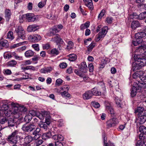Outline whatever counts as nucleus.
I'll list each match as a JSON object with an SVG mask.
<instances>
[{
    "label": "nucleus",
    "instance_id": "47",
    "mask_svg": "<svg viewBox=\"0 0 146 146\" xmlns=\"http://www.w3.org/2000/svg\"><path fill=\"white\" fill-rule=\"evenodd\" d=\"M17 63V62L16 61L12 60L8 62L7 65L8 66L13 67Z\"/></svg>",
    "mask_w": 146,
    "mask_h": 146
},
{
    "label": "nucleus",
    "instance_id": "46",
    "mask_svg": "<svg viewBox=\"0 0 146 146\" xmlns=\"http://www.w3.org/2000/svg\"><path fill=\"white\" fill-rule=\"evenodd\" d=\"M139 117V121L140 123L142 124L146 121V115H143L138 116Z\"/></svg>",
    "mask_w": 146,
    "mask_h": 146
},
{
    "label": "nucleus",
    "instance_id": "36",
    "mask_svg": "<svg viewBox=\"0 0 146 146\" xmlns=\"http://www.w3.org/2000/svg\"><path fill=\"white\" fill-rule=\"evenodd\" d=\"M90 91L92 94V96L94 95L95 96H98L99 95L100 93V92H99L98 91L97 88L95 87L92 89Z\"/></svg>",
    "mask_w": 146,
    "mask_h": 146
},
{
    "label": "nucleus",
    "instance_id": "3",
    "mask_svg": "<svg viewBox=\"0 0 146 146\" xmlns=\"http://www.w3.org/2000/svg\"><path fill=\"white\" fill-rule=\"evenodd\" d=\"M11 105L13 108V111L12 112L11 114L13 113V117L14 118H19L21 114L20 112V111L19 110V105L17 104H15L13 102L11 103Z\"/></svg>",
    "mask_w": 146,
    "mask_h": 146
},
{
    "label": "nucleus",
    "instance_id": "4",
    "mask_svg": "<svg viewBox=\"0 0 146 146\" xmlns=\"http://www.w3.org/2000/svg\"><path fill=\"white\" fill-rule=\"evenodd\" d=\"M119 123L118 119L116 117H113L109 119L106 122V126L108 128L113 127L117 125Z\"/></svg>",
    "mask_w": 146,
    "mask_h": 146
},
{
    "label": "nucleus",
    "instance_id": "11",
    "mask_svg": "<svg viewBox=\"0 0 146 146\" xmlns=\"http://www.w3.org/2000/svg\"><path fill=\"white\" fill-rule=\"evenodd\" d=\"M40 129L39 127L36 128L35 130L33 132L32 135H34L33 137L35 140L38 139L41 136L40 132Z\"/></svg>",
    "mask_w": 146,
    "mask_h": 146
},
{
    "label": "nucleus",
    "instance_id": "27",
    "mask_svg": "<svg viewBox=\"0 0 146 146\" xmlns=\"http://www.w3.org/2000/svg\"><path fill=\"white\" fill-rule=\"evenodd\" d=\"M105 134H104L102 135L103 139V142L104 143V146H115L112 143H107V137L105 136Z\"/></svg>",
    "mask_w": 146,
    "mask_h": 146
},
{
    "label": "nucleus",
    "instance_id": "12",
    "mask_svg": "<svg viewBox=\"0 0 146 146\" xmlns=\"http://www.w3.org/2000/svg\"><path fill=\"white\" fill-rule=\"evenodd\" d=\"M135 112L137 113L138 116H140L143 115H146V110L142 107H138L136 110H135Z\"/></svg>",
    "mask_w": 146,
    "mask_h": 146
},
{
    "label": "nucleus",
    "instance_id": "41",
    "mask_svg": "<svg viewBox=\"0 0 146 146\" xmlns=\"http://www.w3.org/2000/svg\"><path fill=\"white\" fill-rule=\"evenodd\" d=\"M141 133L139 135V138L141 141H143V142L146 139V134L145 133L141 132Z\"/></svg>",
    "mask_w": 146,
    "mask_h": 146
},
{
    "label": "nucleus",
    "instance_id": "39",
    "mask_svg": "<svg viewBox=\"0 0 146 146\" xmlns=\"http://www.w3.org/2000/svg\"><path fill=\"white\" fill-rule=\"evenodd\" d=\"M95 43L93 42H92L88 47V51L89 52H91L93 48L95 46Z\"/></svg>",
    "mask_w": 146,
    "mask_h": 146
},
{
    "label": "nucleus",
    "instance_id": "33",
    "mask_svg": "<svg viewBox=\"0 0 146 146\" xmlns=\"http://www.w3.org/2000/svg\"><path fill=\"white\" fill-rule=\"evenodd\" d=\"M102 92V95L105 96L106 93V89L104 83L101 82V93Z\"/></svg>",
    "mask_w": 146,
    "mask_h": 146
},
{
    "label": "nucleus",
    "instance_id": "54",
    "mask_svg": "<svg viewBox=\"0 0 146 146\" xmlns=\"http://www.w3.org/2000/svg\"><path fill=\"white\" fill-rule=\"evenodd\" d=\"M92 105L95 108H98L100 107V104L98 102H91Z\"/></svg>",
    "mask_w": 146,
    "mask_h": 146
},
{
    "label": "nucleus",
    "instance_id": "55",
    "mask_svg": "<svg viewBox=\"0 0 146 146\" xmlns=\"http://www.w3.org/2000/svg\"><path fill=\"white\" fill-rule=\"evenodd\" d=\"M19 108L21 115L22 114V113H24L27 111V109L24 106L19 107Z\"/></svg>",
    "mask_w": 146,
    "mask_h": 146
},
{
    "label": "nucleus",
    "instance_id": "32",
    "mask_svg": "<svg viewBox=\"0 0 146 146\" xmlns=\"http://www.w3.org/2000/svg\"><path fill=\"white\" fill-rule=\"evenodd\" d=\"M141 68V66L139 65L138 62H137L136 63L133 64L131 69L133 71H136L138 70L139 69Z\"/></svg>",
    "mask_w": 146,
    "mask_h": 146
},
{
    "label": "nucleus",
    "instance_id": "29",
    "mask_svg": "<svg viewBox=\"0 0 146 146\" xmlns=\"http://www.w3.org/2000/svg\"><path fill=\"white\" fill-rule=\"evenodd\" d=\"M32 143L31 146H39L42 143L43 141L42 139L36 140Z\"/></svg>",
    "mask_w": 146,
    "mask_h": 146
},
{
    "label": "nucleus",
    "instance_id": "51",
    "mask_svg": "<svg viewBox=\"0 0 146 146\" xmlns=\"http://www.w3.org/2000/svg\"><path fill=\"white\" fill-rule=\"evenodd\" d=\"M47 125L45 123H42L39 124L38 125L40 128H42L45 130H46L47 128Z\"/></svg>",
    "mask_w": 146,
    "mask_h": 146
},
{
    "label": "nucleus",
    "instance_id": "21",
    "mask_svg": "<svg viewBox=\"0 0 146 146\" xmlns=\"http://www.w3.org/2000/svg\"><path fill=\"white\" fill-rule=\"evenodd\" d=\"M53 68L52 67H48L46 68H44L41 69L40 70V72L42 73L45 74L50 72L52 70Z\"/></svg>",
    "mask_w": 146,
    "mask_h": 146
},
{
    "label": "nucleus",
    "instance_id": "57",
    "mask_svg": "<svg viewBox=\"0 0 146 146\" xmlns=\"http://www.w3.org/2000/svg\"><path fill=\"white\" fill-rule=\"evenodd\" d=\"M107 58L102 59V62H103L102 64H101V68H103L105 66L107 63Z\"/></svg>",
    "mask_w": 146,
    "mask_h": 146
},
{
    "label": "nucleus",
    "instance_id": "9",
    "mask_svg": "<svg viewBox=\"0 0 146 146\" xmlns=\"http://www.w3.org/2000/svg\"><path fill=\"white\" fill-rule=\"evenodd\" d=\"M130 18L132 19H136L137 18L141 20L146 19V12L142 13L138 15L136 13H134L130 16Z\"/></svg>",
    "mask_w": 146,
    "mask_h": 146
},
{
    "label": "nucleus",
    "instance_id": "2",
    "mask_svg": "<svg viewBox=\"0 0 146 146\" xmlns=\"http://www.w3.org/2000/svg\"><path fill=\"white\" fill-rule=\"evenodd\" d=\"M15 31L18 36L17 40L20 38L24 40L26 38V33L23 28L21 25L16 26L15 28Z\"/></svg>",
    "mask_w": 146,
    "mask_h": 146
},
{
    "label": "nucleus",
    "instance_id": "20",
    "mask_svg": "<svg viewBox=\"0 0 146 146\" xmlns=\"http://www.w3.org/2000/svg\"><path fill=\"white\" fill-rule=\"evenodd\" d=\"M53 39L57 43L62 44L64 43V42L62 39L60 38V36L58 34L56 35L53 38Z\"/></svg>",
    "mask_w": 146,
    "mask_h": 146
},
{
    "label": "nucleus",
    "instance_id": "25",
    "mask_svg": "<svg viewBox=\"0 0 146 146\" xmlns=\"http://www.w3.org/2000/svg\"><path fill=\"white\" fill-rule=\"evenodd\" d=\"M9 44L7 41L6 40H1L0 41V49L2 48V47H7Z\"/></svg>",
    "mask_w": 146,
    "mask_h": 146
},
{
    "label": "nucleus",
    "instance_id": "10",
    "mask_svg": "<svg viewBox=\"0 0 146 146\" xmlns=\"http://www.w3.org/2000/svg\"><path fill=\"white\" fill-rule=\"evenodd\" d=\"M1 111H2L4 113L5 115L7 116H9L12 111L9 109V107L8 105L6 104H3L2 107H0Z\"/></svg>",
    "mask_w": 146,
    "mask_h": 146
},
{
    "label": "nucleus",
    "instance_id": "40",
    "mask_svg": "<svg viewBox=\"0 0 146 146\" xmlns=\"http://www.w3.org/2000/svg\"><path fill=\"white\" fill-rule=\"evenodd\" d=\"M142 40L135 38L133 40L132 43L135 46H136L140 44L142 42Z\"/></svg>",
    "mask_w": 146,
    "mask_h": 146
},
{
    "label": "nucleus",
    "instance_id": "60",
    "mask_svg": "<svg viewBox=\"0 0 146 146\" xmlns=\"http://www.w3.org/2000/svg\"><path fill=\"white\" fill-rule=\"evenodd\" d=\"M12 73L11 71L8 69L4 70H3V73L5 74L10 75Z\"/></svg>",
    "mask_w": 146,
    "mask_h": 146
},
{
    "label": "nucleus",
    "instance_id": "56",
    "mask_svg": "<svg viewBox=\"0 0 146 146\" xmlns=\"http://www.w3.org/2000/svg\"><path fill=\"white\" fill-rule=\"evenodd\" d=\"M36 117H37L39 120H41L43 119L45 117L44 116V113L43 114L40 113L37 114Z\"/></svg>",
    "mask_w": 146,
    "mask_h": 146
},
{
    "label": "nucleus",
    "instance_id": "64",
    "mask_svg": "<svg viewBox=\"0 0 146 146\" xmlns=\"http://www.w3.org/2000/svg\"><path fill=\"white\" fill-rule=\"evenodd\" d=\"M62 82L61 79H58L56 80V85L58 86L60 85Z\"/></svg>",
    "mask_w": 146,
    "mask_h": 146
},
{
    "label": "nucleus",
    "instance_id": "7",
    "mask_svg": "<svg viewBox=\"0 0 146 146\" xmlns=\"http://www.w3.org/2000/svg\"><path fill=\"white\" fill-rule=\"evenodd\" d=\"M133 85L137 87L138 92H140L143 89H146V83L138 81L137 82H135Z\"/></svg>",
    "mask_w": 146,
    "mask_h": 146
},
{
    "label": "nucleus",
    "instance_id": "62",
    "mask_svg": "<svg viewBox=\"0 0 146 146\" xmlns=\"http://www.w3.org/2000/svg\"><path fill=\"white\" fill-rule=\"evenodd\" d=\"M113 19L111 17H108L106 19V21L108 24H111L112 23Z\"/></svg>",
    "mask_w": 146,
    "mask_h": 146
},
{
    "label": "nucleus",
    "instance_id": "37",
    "mask_svg": "<svg viewBox=\"0 0 146 146\" xmlns=\"http://www.w3.org/2000/svg\"><path fill=\"white\" fill-rule=\"evenodd\" d=\"M139 26V23L138 21H133L131 23V27L132 29H135Z\"/></svg>",
    "mask_w": 146,
    "mask_h": 146
},
{
    "label": "nucleus",
    "instance_id": "6",
    "mask_svg": "<svg viewBox=\"0 0 146 146\" xmlns=\"http://www.w3.org/2000/svg\"><path fill=\"white\" fill-rule=\"evenodd\" d=\"M41 39V36L37 34L30 35L28 38L29 41L33 42H36L40 40Z\"/></svg>",
    "mask_w": 146,
    "mask_h": 146
},
{
    "label": "nucleus",
    "instance_id": "28",
    "mask_svg": "<svg viewBox=\"0 0 146 146\" xmlns=\"http://www.w3.org/2000/svg\"><path fill=\"white\" fill-rule=\"evenodd\" d=\"M133 86L131 90V96L132 97H133L136 94V92H138V89L137 87L136 86Z\"/></svg>",
    "mask_w": 146,
    "mask_h": 146
},
{
    "label": "nucleus",
    "instance_id": "35",
    "mask_svg": "<svg viewBox=\"0 0 146 146\" xmlns=\"http://www.w3.org/2000/svg\"><path fill=\"white\" fill-rule=\"evenodd\" d=\"M34 54V52L31 50H27L25 53V55L27 57H31L33 56Z\"/></svg>",
    "mask_w": 146,
    "mask_h": 146
},
{
    "label": "nucleus",
    "instance_id": "38",
    "mask_svg": "<svg viewBox=\"0 0 146 146\" xmlns=\"http://www.w3.org/2000/svg\"><path fill=\"white\" fill-rule=\"evenodd\" d=\"M59 51L58 49L56 48H54L52 49L49 54L54 55H57L59 54Z\"/></svg>",
    "mask_w": 146,
    "mask_h": 146
},
{
    "label": "nucleus",
    "instance_id": "31",
    "mask_svg": "<svg viewBox=\"0 0 146 146\" xmlns=\"http://www.w3.org/2000/svg\"><path fill=\"white\" fill-rule=\"evenodd\" d=\"M90 22L88 21L86 22L84 24H82L80 27L81 30H83L86 28L87 29L89 27L90 25Z\"/></svg>",
    "mask_w": 146,
    "mask_h": 146
},
{
    "label": "nucleus",
    "instance_id": "17",
    "mask_svg": "<svg viewBox=\"0 0 146 146\" xmlns=\"http://www.w3.org/2000/svg\"><path fill=\"white\" fill-rule=\"evenodd\" d=\"M13 118H9L7 120L8 126L9 127L15 126L17 127V125L16 121H15Z\"/></svg>",
    "mask_w": 146,
    "mask_h": 146
},
{
    "label": "nucleus",
    "instance_id": "34",
    "mask_svg": "<svg viewBox=\"0 0 146 146\" xmlns=\"http://www.w3.org/2000/svg\"><path fill=\"white\" fill-rule=\"evenodd\" d=\"M59 31L60 30H58L57 27L54 26L50 29V33L51 35H54Z\"/></svg>",
    "mask_w": 146,
    "mask_h": 146
},
{
    "label": "nucleus",
    "instance_id": "22",
    "mask_svg": "<svg viewBox=\"0 0 146 146\" xmlns=\"http://www.w3.org/2000/svg\"><path fill=\"white\" fill-rule=\"evenodd\" d=\"M145 33L144 32H139L136 33L135 35V38L142 40V38L145 37Z\"/></svg>",
    "mask_w": 146,
    "mask_h": 146
},
{
    "label": "nucleus",
    "instance_id": "49",
    "mask_svg": "<svg viewBox=\"0 0 146 146\" xmlns=\"http://www.w3.org/2000/svg\"><path fill=\"white\" fill-rule=\"evenodd\" d=\"M43 1L40 2L38 4V7L40 8H42L46 4L47 0H43Z\"/></svg>",
    "mask_w": 146,
    "mask_h": 146
},
{
    "label": "nucleus",
    "instance_id": "43",
    "mask_svg": "<svg viewBox=\"0 0 146 146\" xmlns=\"http://www.w3.org/2000/svg\"><path fill=\"white\" fill-rule=\"evenodd\" d=\"M32 118L31 115H28L25 116L24 120L25 122L28 123L31 121Z\"/></svg>",
    "mask_w": 146,
    "mask_h": 146
},
{
    "label": "nucleus",
    "instance_id": "5",
    "mask_svg": "<svg viewBox=\"0 0 146 146\" xmlns=\"http://www.w3.org/2000/svg\"><path fill=\"white\" fill-rule=\"evenodd\" d=\"M36 126L35 125L30 124L28 125H24L22 127V129L25 132H30L35 129Z\"/></svg>",
    "mask_w": 146,
    "mask_h": 146
},
{
    "label": "nucleus",
    "instance_id": "16",
    "mask_svg": "<svg viewBox=\"0 0 146 146\" xmlns=\"http://www.w3.org/2000/svg\"><path fill=\"white\" fill-rule=\"evenodd\" d=\"M39 26L36 25H29L27 28V31L29 32L35 31L39 29Z\"/></svg>",
    "mask_w": 146,
    "mask_h": 146
},
{
    "label": "nucleus",
    "instance_id": "50",
    "mask_svg": "<svg viewBox=\"0 0 146 146\" xmlns=\"http://www.w3.org/2000/svg\"><path fill=\"white\" fill-rule=\"evenodd\" d=\"M60 94L63 97H66L68 98H69L70 96V94L68 93V92L66 91H64L63 92H61Z\"/></svg>",
    "mask_w": 146,
    "mask_h": 146
},
{
    "label": "nucleus",
    "instance_id": "1",
    "mask_svg": "<svg viewBox=\"0 0 146 146\" xmlns=\"http://www.w3.org/2000/svg\"><path fill=\"white\" fill-rule=\"evenodd\" d=\"M18 130H15L8 136L7 138V141L11 144H16L20 140L19 136L18 135Z\"/></svg>",
    "mask_w": 146,
    "mask_h": 146
},
{
    "label": "nucleus",
    "instance_id": "53",
    "mask_svg": "<svg viewBox=\"0 0 146 146\" xmlns=\"http://www.w3.org/2000/svg\"><path fill=\"white\" fill-rule=\"evenodd\" d=\"M7 119L6 117L0 116V124H4L7 122Z\"/></svg>",
    "mask_w": 146,
    "mask_h": 146
},
{
    "label": "nucleus",
    "instance_id": "63",
    "mask_svg": "<svg viewBox=\"0 0 146 146\" xmlns=\"http://www.w3.org/2000/svg\"><path fill=\"white\" fill-rule=\"evenodd\" d=\"M38 46L39 45L38 44H33L32 45V47L35 50L38 51L39 50Z\"/></svg>",
    "mask_w": 146,
    "mask_h": 146
},
{
    "label": "nucleus",
    "instance_id": "59",
    "mask_svg": "<svg viewBox=\"0 0 146 146\" xmlns=\"http://www.w3.org/2000/svg\"><path fill=\"white\" fill-rule=\"evenodd\" d=\"M74 72L80 77H83L84 76V74L81 72L80 71H79L78 70L76 69L75 70Z\"/></svg>",
    "mask_w": 146,
    "mask_h": 146
},
{
    "label": "nucleus",
    "instance_id": "24",
    "mask_svg": "<svg viewBox=\"0 0 146 146\" xmlns=\"http://www.w3.org/2000/svg\"><path fill=\"white\" fill-rule=\"evenodd\" d=\"M52 135L51 132L48 131L43 133L42 135V138L43 139L46 140L51 137Z\"/></svg>",
    "mask_w": 146,
    "mask_h": 146
},
{
    "label": "nucleus",
    "instance_id": "19",
    "mask_svg": "<svg viewBox=\"0 0 146 146\" xmlns=\"http://www.w3.org/2000/svg\"><path fill=\"white\" fill-rule=\"evenodd\" d=\"M92 94L90 90H89L86 92L83 95V98L84 100H88L92 97Z\"/></svg>",
    "mask_w": 146,
    "mask_h": 146
},
{
    "label": "nucleus",
    "instance_id": "15",
    "mask_svg": "<svg viewBox=\"0 0 146 146\" xmlns=\"http://www.w3.org/2000/svg\"><path fill=\"white\" fill-rule=\"evenodd\" d=\"M105 104L106 109L109 111L111 114H114V111L112 108L111 103H110L106 101L105 102Z\"/></svg>",
    "mask_w": 146,
    "mask_h": 146
},
{
    "label": "nucleus",
    "instance_id": "58",
    "mask_svg": "<svg viewBox=\"0 0 146 146\" xmlns=\"http://www.w3.org/2000/svg\"><path fill=\"white\" fill-rule=\"evenodd\" d=\"M139 130L140 132L145 133L146 134V127L141 126L139 127Z\"/></svg>",
    "mask_w": 146,
    "mask_h": 146
},
{
    "label": "nucleus",
    "instance_id": "44",
    "mask_svg": "<svg viewBox=\"0 0 146 146\" xmlns=\"http://www.w3.org/2000/svg\"><path fill=\"white\" fill-rule=\"evenodd\" d=\"M115 100L117 106L119 108H121V104L120 103L121 101L119 99L118 97L115 96Z\"/></svg>",
    "mask_w": 146,
    "mask_h": 146
},
{
    "label": "nucleus",
    "instance_id": "14",
    "mask_svg": "<svg viewBox=\"0 0 146 146\" xmlns=\"http://www.w3.org/2000/svg\"><path fill=\"white\" fill-rule=\"evenodd\" d=\"M44 116L45 118V123L47 125H49L51 122V117L49 112L47 111L44 112Z\"/></svg>",
    "mask_w": 146,
    "mask_h": 146
},
{
    "label": "nucleus",
    "instance_id": "48",
    "mask_svg": "<svg viewBox=\"0 0 146 146\" xmlns=\"http://www.w3.org/2000/svg\"><path fill=\"white\" fill-rule=\"evenodd\" d=\"M7 38L11 40H13L14 38L13 36V32L11 31H9L7 33Z\"/></svg>",
    "mask_w": 146,
    "mask_h": 146
},
{
    "label": "nucleus",
    "instance_id": "18",
    "mask_svg": "<svg viewBox=\"0 0 146 146\" xmlns=\"http://www.w3.org/2000/svg\"><path fill=\"white\" fill-rule=\"evenodd\" d=\"M137 57V62L141 67L146 65V59L145 58Z\"/></svg>",
    "mask_w": 146,
    "mask_h": 146
},
{
    "label": "nucleus",
    "instance_id": "26",
    "mask_svg": "<svg viewBox=\"0 0 146 146\" xmlns=\"http://www.w3.org/2000/svg\"><path fill=\"white\" fill-rule=\"evenodd\" d=\"M108 30V27L107 26H104L102 29L101 31V38L105 36L107 33Z\"/></svg>",
    "mask_w": 146,
    "mask_h": 146
},
{
    "label": "nucleus",
    "instance_id": "8",
    "mask_svg": "<svg viewBox=\"0 0 146 146\" xmlns=\"http://www.w3.org/2000/svg\"><path fill=\"white\" fill-rule=\"evenodd\" d=\"M33 137L30 135H28L26 136L24 139V146H31L32 143L31 142L33 141Z\"/></svg>",
    "mask_w": 146,
    "mask_h": 146
},
{
    "label": "nucleus",
    "instance_id": "45",
    "mask_svg": "<svg viewBox=\"0 0 146 146\" xmlns=\"http://www.w3.org/2000/svg\"><path fill=\"white\" fill-rule=\"evenodd\" d=\"M89 3H86L85 4V5L88 8L91 10H92L94 8L93 5L92 1H89Z\"/></svg>",
    "mask_w": 146,
    "mask_h": 146
},
{
    "label": "nucleus",
    "instance_id": "30",
    "mask_svg": "<svg viewBox=\"0 0 146 146\" xmlns=\"http://www.w3.org/2000/svg\"><path fill=\"white\" fill-rule=\"evenodd\" d=\"M80 69L83 70V72L85 73L86 72V70H88V67L85 62H82L80 64Z\"/></svg>",
    "mask_w": 146,
    "mask_h": 146
},
{
    "label": "nucleus",
    "instance_id": "13",
    "mask_svg": "<svg viewBox=\"0 0 146 146\" xmlns=\"http://www.w3.org/2000/svg\"><path fill=\"white\" fill-rule=\"evenodd\" d=\"M26 19L29 22L34 21L36 19V17L34 14L32 13H28L25 15Z\"/></svg>",
    "mask_w": 146,
    "mask_h": 146
},
{
    "label": "nucleus",
    "instance_id": "23",
    "mask_svg": "<svg viewBox=\"0 0 146 146\" xmlns=\"http://www.w3.org/2000/svg\"><path fill=\"white\" fill-rule=\"evenodd\" d=\"M5 14L6 20L9 21L11 15V10L8 9H6L5 11Z\"/></svg>",
    "mask_w": 146,
    "mask_h": 146
},
{
    "label": "nucleus",
    "instance_id": "61",
    "mask_svg": "<svg viewBox=\"0 0 146 146\" xmlns=\"http://www.w3.org/2000/svg\"><path fill=\"white\" fill-rule=\"evenodd\" d=\"M67 66V64L64 62L61 63L59 65L60 67L62 69L66 68Z\"/></svg>",
    "mask_w": 146,
    "mask_h": 146
},
{
    "label": "nucleus",
    "instance_id": "42",
    "mask_svg": "<svg viewBox=\"0 0 146 146\" xmlns=\"http://www.w3.org/2000/svg\"><path fill=\"white\" fill-rule=\"evenodd\" d=\"M76 58V56L75 54H72L69 55L68 60L70 61H74Z\"/></svg>",
    "mask_w": 146,
    "mask_h": 146
},
{
    "label": "nucleus",
    "instance_id": "52",
    "mask_svg": "<svg viewBox=\"0 0 146 146\" xmlns=\"http://www.w3.org/2000/svg\"><path fill=\"white\" fill-rule=\"evenodd\" d=\"M74 44L71 41H69L67 46V48L70 50L73 47Z\"/></svg>",
    "mask_w": 146,
    "mask_h": 146
}]
</instances>
